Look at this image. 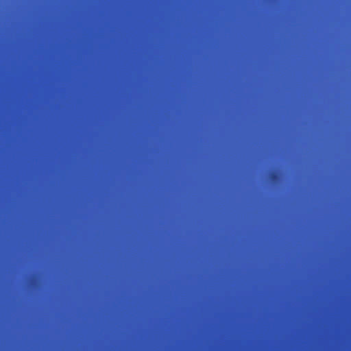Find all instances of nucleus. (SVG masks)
I'll return each instance as SVG.
<instances>
[{
    "label": "nucleus",
    "mask_w": 351,
    "mask_h": 351,
    "mask_svg": "<svg viewBox=\"0 0 351 351\" xmlns=\"http://www.w3.org/2000/svg\"><path fill=\"white\" fill-rule=\"evenodd\" d=\"M277 177H278V175L276 173H272V175H271L272 179H274V180L276 179Z\"/></svg>",
    "instance_id": "nucleus-1"
}]
</instances>
